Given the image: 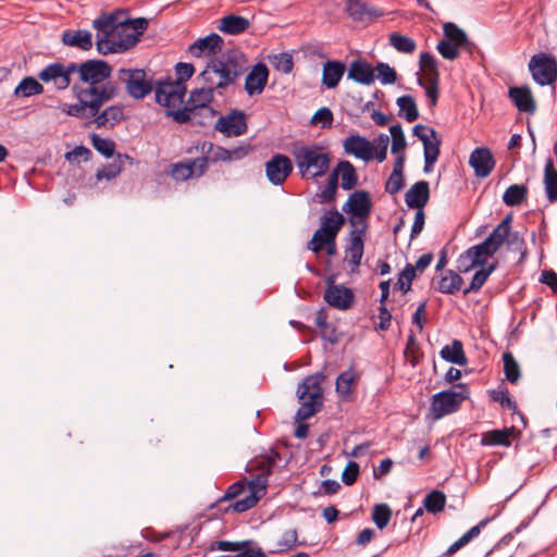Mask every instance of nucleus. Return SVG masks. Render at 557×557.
I'll return each mask as SVG.
<instances>
[{"label":"nucleus","mask_w":557,"mask_h":557,"mask_svg":"<svg viewBox=\"0 0 557 557\" xmlns=\"http://www.w3.org/2000/svg\"><path fill=\"white\" fill-rule=\"evenodd\" d=\"M436 49L444 59L450 61L458 59L460 50H462L457 45L451 44L449 40H446L444 38L438 41Z\"/></svg>","instance_id":"nucleus-62"},{"label":"nucleus","mask_w":557,"mask_h":557,"mask_svg":"<svg viewBox=\"0 0 557 557\" xmlns=\"http://www.w3.org/2000/svg\"><path fill=\"white\" fill-rule=\"evenodd\" d=\"M533 79L541 86L550 85L557 79V61L545 52L534 54L529 62Z\"/></svg>","instance_id":"nucleus-9"},{"label":"nucleus","mask_w":557,"mask_h":557,"mask_svg":"<svg viewBox=\"0 0 557 557\" xmlns=\"http://www.w3.org/2000/svg\"><path fill=\"white\" fill-rule=\"evenodd\" d=\"M271 64L278 72L288 74L293 71L294 62L293 57L287 52H282L269 57Z\"/></svg>","instance_id":"nucleus-57"},{"label":"nucleus","mask_w":557,"mask_h":557,"mask_svg":"<svg viewBox=\"0 0 557 557\" xmlns=\"http://www.w3.org/2000/svg\"><path fill=\"white\" fill-rule=\"evenodd\" d=\"M345 216L339 213L336 209L326 211L321 216V226L315 231V236H320V233H325L331 236H337L341 228L345 224Z\"/></svg>","instance_id":"nucleus-31"},{"label":"nucleus","mask_w":557,"mask_h":557,"mask_svg":"<svg viewBox=\"0 0 557 557\" xmlns=\"http://www.w3.org/2000/svg\"><path fill=\"white\" fill-rule=\"evenodd\" d=\"M344 150L348 154H352L366 162L374 159L373 145L361 135H351L344 140Z\"/></svg>","instance_id":"nucleus-18"},{"label":"nucleus","mask_w":557,"mask_h":557,"mask_svg":"<svg viewBox=\"0 0 557 557\" xmlns=\"http://www.w3.org/2000/svg\"><path fill=\"white\" fill-rule=\"evenodd\" d=\"M246 114L242 110L233 109L228 114L219 117L214 129L227 137H237L247 132Z\"/></svg>","instance_id":"nucleus-15"},{"label":"nucleus","mask_w":557,"mask_h":557,"mask_svg":"<svg viewBox=\"0 0 557 557\" xmlns=\"http://www.w3.org/2000/svg\"><path fill=\"white\" fill-rule=\"evenodd\" d=\"M445 504V494L442 491L437 490L429 493L423 500L424 508L431 513L441 512L444 509Z\"/></svg>","instance_id":"nucleus-49"},{"label":"nucleus","mask_w":557,"mask_h":557,"mask_svg":"<svg viewBox=\"0 0 557 557\" xmlns=\"http://www.w3.org/2000/svg\"><path fill=\"white\" fill-rule=\"evenodd\" d=\"M250 26L248 18L235 14H230L220 20L219 29L228 35H238L245 33Z\"/></svg>","instance_id":"nucleus-36"},{"label":"nucleus","mask_w":557,"mask_h":557,"mask_svg":"<svg viewBox=\"0 0 557 557\" xmlns=\"http://www.w3.org/2000/svg\"><path fill=\"white\" fill-rule=\"evenodd\" d=\"M440 356L445 361L458 366H466L468 363V359L463 350V345L459 339H454L450 345H445L441 349Z\"/></svg>","instance_id":"nucleus-37"},{"label":"nucleus","mask_w":557,"mask_h":557,"mask_svg":"<svg viewBox=\"0 0 557 557\" xmlns=\"http://www.w3.org/2000/svg\"><path fill=\"white\" fill-rule=\"evenodd\" d=\"M126 23L117 18L116 13H103L92 22V27L97 30L96 36H121L120 28L124 29Z\"/></svg>","instance_id":"nucleus-27"},{"label":"nucleus","mask_w":557,"mask_h":557,"mask_svg":"<svg viewBox=\"0 0 557 557\" xmlns=\"http://www.w3.org/2000/svg\"><path fill=\"white\" fill-rule=\"evenodd\" d=\"M496 253L485 242L467 249V257L471 258L470 267H485L490 257Z\"/></svg>","instance_id":"nucleus-39"},{"label":"nucleus","mask_w":557,"mask_h":557,"mask_svg":"<svg viewBox=\"0 0 557 557\" xmlns=\"http://www.w3.org/2000/svg\"><path fill=\"white\" fill-rule=\"evenodd\" d=\"M281 456L278 453H273L272 456H263L260 459H256L249 466V471L258 469L260 472L248 483L244 481H237L230 485L222 497H220L215 504L211 506V508L220 507L225 502L235 500L225 508H219L223 513H227L228 511L234 512H245L251 508H253L261 495L259 494L261 491L264 492L268 485V478L272 473V469L276 462L280 460Z\"/></svg>","instance_id":"nucleus-1"},{"label":"nucleus","mask_w":557,"mask_h":557,"mask_svg":"<svg viewBox=\"0 0 557 557\" xmlns=\"http://www.w3.org/2000/svg\"><path fill=\"white\" fill-rule=\"evenodd\" d=\"M247 67L245 53L239 49H230L210 60L198 79L213 87L219 95H223V90L234 85Z\"/></svg>","instance_id":"nucleus-2"},{"label":"nucleus","mask_w":557,"mask_h":557,"mask_svg":"<svg viewBox=\"0 0 557 557\" xmlns=\"http://www.w3.org/2000/svg\"><path fill=\"white\" fill-rule=\"evenodd\" d=\"M71 89L72 94L78 101L77 103L67 106L63 112L70 116L94 120V115H97L99 110L106 103L104 91L98 94L94 88L86 91L83 89V85L78 83H74Z\"/></svg>","instance_id":"nucleus-6"},{"label":"nucleus","mask_w":557,"mask_h":557,"mask_svg":"<svg viewBox=\"0 0 557 557\" xmlns=\"http://www.w3.org/2000/svg\"><path fill=\"white\" fill-rule=\"evenodd\" d=\"M125 162H128L132 165L134 164V159L126 153H117L116 158L111 163L97 170L96 178L98 181L103 178L110 181L116 177L122 172Z\"/></svg>","instance_id":"nucleus-35"},{"label":"nucleus","mask_w":557,"mask_h":557,"mask_svg":"<svg viewBox=\"0 0 557 557\" xmlns=\"http://www.w3.org/2000/svg\"><path fill=\"white\" fill-rule=\"evenodd\" d=\"M201 153H210L213 162H230V149L222 146H214L212 143L203 141L200 147Z\"/></svg>","instance_id":"nucleus-53"},{"label":"nucleus","mask_w":557,"mask_h":557,"mask_svg":"<svg viewBox=\"0 0 557 557\" xmlns=\"http://www.w3.org/2000/svg\"><path fill=\"white\" fill-rule=\"evenodd\" d=\"M377 73L376 78L383 85H392L397 81V73L394 67H392L388 63L377 62L374 66V73Z\"/></svg>","instance_id":"nucleus-54"},{"label":"nucleus","mask_w":557,"mask_h":557,"mask_svg":"<svg viewBox=\"0 0 557 557\" xmlns=\"http://www.w3.org/2000/svg\"><path fill=\"white\" fill-rule=\"evenodd\" d=\"M490 396L493 401L498 403L503 408H508L512 411H518L517 403L510 398L507 388L500 391L493 389L490 392Z\"/></svg>","instance_id":"nucleus-60"},{"label":"nucleus","mask_w":557,"mask_h":557,"mask_svg":"<svg viewBox=\"0 0 557 557\" xmlns=\"http://www.w3.org/2000/svg\"><path fill=\"white\" fill-rule=\"evenodd\" d=\"M209 168V158L202 156L200 158L189 159L172 164L169 174L177 182H184L189 178L202 176Z\"/></svg>","instance_id":"nucleus-12"},{"label":"nucleus","mask_w":557,"mask_h":557,"mask_svg":"<svg viewBox=\"0 0 557 557\" xmlns=\"http://www.w3.org/2000/svg\"><path fill=\"white\" fill-rule=\"evenodd\" d=\"M503 362L506 380L511 384L517 383L521 376V371L513 355L510 351L504 352Z\"/></svg>","instance_id":"nucleus-48"},{"label":"nucleus","mask_w":557,"mask_h":557,"mask_svg":"<svg viewBox=\"0 0 557 557\" xmlns=\"http://www.w3.org/2000/svg\"><path fill=\"white\" fill-rule=\"evenodd\" d=\"M430 199V185L426 181L414 183L405 194V202L411 209L423 210Z\"/></svg>","instance_id":"nucleus-26"},{"label":"nucleus","mask_w":557,"mask_h":557,"mask_svg":"<svg viewBox=\"0 0 557 557\" xmlns=\"http://www.w3.org/2000/svg\"><path fill=\"white\" fill-rule=\"evenodd\" d=\"M392 135V152L398 153L404 150L407 146L406 137L400 124H395L389 127Z\"/></svg>","instance_id":"nucleus-61"},{"label":"nucleus","mask_w":557,"mask_h":557,"mask_svg":"<svg viewBox=\"0 0 557 557\" xmlns=\"http://www.w3.org/2000/svg\"><path fill=\"white\" fill-rule=\"evenodd\" d=\"M544 185L548 201H557V171L555 170L552 158H548L545 163Z\"/></svg>","instance_id":"nucleus-40"},{"label":"nucleus","mask_w":557,"mask_h":557,"mask_svg":"<svg viewBox=\"0 0 557 557\" xmlns=\"http://www.w3.org/2000/svg\"><path fill=\"white\" fill-rule=\"evenodd\" d=\"M463 280L459 273L446 270L436 284V290L443 294L454 295L460 290Z\"/></svg>","instance_id":"nucleus-38"},{"label":"nucleus","mask_w":557,"mask_h":557,"mask_svg":"<svg viewBox=\"0 0 557 557\" xmlns=\"http://www.w3.org/2000/svg\"><path fill=\"white\" fill-rule=\"evenodd\" d=\"M62 42L69 47H75L83 51H88L92 48V35L86 29L64 30L62 34Z\"/></svg>","instance_id":"nucleus-32"},{"label":"nucleus","mask_w":557,"mask_h":557,"mask_svg":"<svg viewBox=\"0 0 557 557\" xmlns=\"http://www.w3.org/2000/svg\"><path fill=\"white\" fill-rule=\"evenodd\" d=\"M507 237H509V233L502 227L496 226L493 232L485 238V243H487L494 251H498L499 248L505 244Z\"/></svg>","instance_id":"nucleus-63"},{"label":"nucleus","mask_w":557,"mask_h":557,"mask_svg":"<svg viewBox=\"0 0 557 557\" xmlns=\"http://www.w3.org/2000/svg\"><path fill=\"white\" fill-rule=\"evenodd\" d=\"M214 91L213 87L202 82L200 88H196L190 92L187 103L191 107L194 117L203 115L205 117L212 119L216 114V111L209 107V103L214 98Z\"/></svg>","instance_id":"nucleus-13"},{"label":"nucleus","mask_w":557,"mask_h":557,"mask_svg":"<svg viewBox=\"0 0 557 557\" xmlns=\"http://www.w3.org/2000/svg\"><path fill=\"white\" fill-rule=\"evenodd\" d=\"M443 33L444 39L457 45L469 54H472L476 48L475 44L468 38L466 32L453 22H447L443 25Z\"/></svg>","instance_id":"nucleus-28"},{"label":"nucleus","mask_w":557,"mask_h":557,"mask_svg":"<svg viewBox=\"0 0 557 557\" xmlns=\"http://www.w3.org/2000/svg\"><path fill=\"white\" fill-rule=\"evenodd\" d=\"M389 44L403 53H412L417 48L416 41L412 38L398 33L389 35Z\"/></svg>","instance_id":"nucleus-50"},{"label":"nucleus","mask_w":557,"mask_h":557,"mask_svg":"<svg viewBox=\"0 0 557 557\" xmlns=\"http://www.w3.org/2000/svg\"><path fill=\"white\" fill-rule=\"evenodd\" d=\"M223 47V39L220 35L211 33L210 35L196 40L188 47V52L195 57L211 55L220 53Z\"/></svg>","instance_id":"nucleus-22"},{"label":"nucleus","mask_w":557,"mask_h":557,"mask_svg":"<svg viewBox=\"0 0 557 557\" xmlns=\"http://www.w3.org/2000/svg\"><path fill=\"white\" fill-rule=\"evenodd\" d=\"M493 518L486 517L483 520H481L476 525L472 527L468 532H466L458 541H456L454 544H451L448 549L446 550V555H453L457 550H459L461 547L467 545L472 539L476 537L481 530L487 525L490 521H492Z\"/></svg>","instance_id":"nucleus-43"},{"label":"nucleus","mask_w":557,"mask_h":557,"mask_svg":"<svg viewBox=\"0 0 557 557\" xmlns=\"http://www.w3.org/2000/svg\"><path fill=\"white\" fill-rule=\"evenodd\" d=\"M44 86L33 76L24 77L15 87L13 95L16 98H28L44 92Z\"/></svg>","instance_id":"nucleus-41"},{"label":"nucleus","mask_w":557,"mask_h":557,"mask_svg":"<svg viewBox=\"0 0 557 557\" xmlns=\"http://www.w3.org/2000/svg\"><path fill=\"white\" fill-rule=\"evenodd\" d=\"M420 67L428 72L429 79L440 81V73L435 58L429 52L420 54Z\"/></svg>","instance_id":"nucleus-59"},{"label":"nucleus","mask_w":557,"mask_h":557,"mask_svg":"<svg viewBox=\"0 0 557 557\" xmlns=\"http://www.w3.org/2000/svg\"><path fill=\"white\" fill-rule=\"evenodd\" d=\"M508 96L520 112L534 114L536 103L528 86H513L508 90Z\"/></svg>","instance_id":"nucleus-25"},{"label":"nucleus","mask_w":557,"mask_h":557,"mask_svg":"<svg viewBox=\"0 0 557 557\" xmlns=\"http://www.w3.org/2000/svg\"><path fill=\"white\" fill-rule=\"evenodd\" d=\"M124 108L120 104H114L106 108L103 111H99L97 115H94L92 122L98 128L106 126H115L121 121L125 120Z\"/></svg>","instance_id":"nucleus-33"},{"label":"nucleus","mask_w":557,"mask_h":557,"mask_svg":"<svg viewBox=\"0 0 557 557\" xmlns=\"http://www.w3.org/2000/svg\"><path fill=\"white\" fill-rule=\"evenodd\" d=\"M396 103L399 107V116L407 122H414L419 117L417 103L412 96H401L397 98Z\"/></svg>","instance_id":"nucleus-45"},{"label":"nucleus","mask_w":557,"mask_h":557,"mask_svg":"<svg viewBox=\"0 0 557 557\" xmlns=\"http://www.w3.org/2000/svg\"><path fill=\"white\" fill-rule=\"evenodd\" d=\"M416 269L411 263H407L403 271L398 274L396 287H398L405 294L410 292L412 281L416 278Z\"/></svg>","instance_id":"nucleus-55"},{"label":"nucleus","mask_w":557,"mask_h":557,"mask_svg":"<svg viewBox=\"0 0 557 557\" xmlns=\"http://www.w3.org/2000/svg\"><path fill=\"white\" fill-rule=\"evenodd\" d=\"M528 197V187L523 184L510 185L503 195V201L509 207L521 205Z\"/></svg>","instance_id":"nucleus-44"},{"label":"nucleus","mask_w":557,"mask_h":557,"mask_svg":"<svg viewBox=\"0 0 557 557\" xmlns=\"http://www.w3.org/2000/svg\"><path fill=\"white\" fill-rule=\"evenodd\" d=\"M392 518V509L387 504H376L372 510V520L375 525L383 530L389 523Z\"/></svg>","instance_id":"nucleus-52"},{"label":"nucleus","mask_w":557,"mask_h":557,"mask_svg":"<svg viewBox=\"0 0 557 557\" xmlns=\"http://www.w3.org/2000/svg\"><path fill=\"white\" fill-rule=\"evenodd\" d=\"M38 78L44 83H52L58 91L65 90L71 85V78L66 77L63 70V63L54 62L45 66L39 73Z\"/></svg>","instance_id":"nucleus-19"},{"label":"nucleus","mask_w":557,"mask_h":557,"mask_svg":"<svg viewBox=\"0 0 557 557\" xmlns=\"http://www.w3.org/2000/svg\"><path fill=\"white\" fill-rule=\"evenodd\" d=\"M371 195L367 190H356L349 195L346 203L343 205V211L349 213L348 222L351 226H368L369 216L372 212Z\"/></svg>","instance_id":"nucleus-8"},{"label":"nucleus","mask_w":557,"mask_h":557,"mask_svg":"<svg viewBox=\"0 0 557 557\" xmlns=\"http://www.w3.org/2000/svg\"><path fill=\"white\" fill-rule=\"evenodd\" d=\"M496 268L497 262H493L487 267H481V269L478 270L472 276L470 285L463 289V295L467 296L470 293H478L485 284L490 275L496 270Z\"/></svg>","instance_id":"nucleus-42"},{"label":"nucleus","mask_w":557,"mask_h":557,"mask_svg":"<svg viewBox=\"0 0 557 557\" xmlns=\"http://www.w3.org/2000/svg\"><path fill=\"white\" fill-rule=\"evenodd\" d=\"M330 175H334L337 183L341 177V187L345 190H351L358 185L359 177L350 161H339Z\"/></svg>","instance_id":"nucleus-30"},{"label":"nucleus","mask_w":557,"mask_h":557,"mask_svg":"<svg viewBox=\"0 0 557 557\" xmlns=\"http://www.w3.org/2000/svg\"><path fill=\"white\" fill-rule=\"evenodd\" d=\"M355 380H356V374L351 369L342 372L337 376L336 383H335V388H336V392H337L338 396L341 397V399H343V400L348 399V396L351 391V384L354 383Z\"/></svg>","instance_id":"nucleus-47"},{"label":"nucleus","mask_w":557,"mask_h":557,"mask_svg":"<svg viewBox=\"0 0 557 557\" xmlns=\"http://www.w3.org/2000/svg\"><path fill=\"white\" fill-rule=\"evenodd\" d=\"M424 158L437 160L441 154L442 138L434 128H430V135L422 138Z\"/></svg>","instance_id":"nucleus-46"},{"label":"nucleus","mask_w":557,"mask_h":557,"mask_svg":"<svg viewBox=\"0 0 557 557\" xmlns=\"http://www.w3.org/2000/svg\"><path fill=\"white\" fill-rule=\"evenodd\" d=\"M294 158L302 178L323 176L330 169V154L318 145L300 146L294 151Z\"/></svg>","instance_id":"nucleus-5"},{"label":"nucleus","mask_w":557,"mask_h":557,"mask_svg":"<svg viewBox=\"0 0 557 557\" xmlns=\"http://www.w3.org/2000/svg\"><path fill=\"white\" fill-rule=\"evenodd\" d=\"M240 543H249L240 546L239 550L234 557H267L263 550L258 547L257 543L252 540L242 541Z\"/></svg>","instance_id":"nucleus-64"},{"label":"nucleus","mask_w":557,"mask_h":557,"mask_svg":"<svg viewBox=\"0 0 557 557\" xmlns=\"http://www.w3.org/2000/svg\"><path fill=\"white\" fill-rule=\"evenodd\" d=\"M91 144L94 148L102 156L110 158L114 154L115 144L112 139L102 138L98 134L91 135Z\"/></svg>","instance_id":"nucleus-58"},{"label":"nucleus","mask_w":557,"mask_h":557,"mask_svg":"<svg viewBox=\"0 0 557 557\" xmlns=\"http://www.w3.org/2000/svg\"><path fill=\"white\" fill-rule=\"evenodd\" d=\"M521 435V431L515 426L495 429L484 432L481 436L482 446H504L509 447L511 445L510 438H517Z\"/></svg>","instance_id":"nucleus-23"},{"label":"nucleus","mask_w":557,"mask_h":557,"mask_svg":"<svg viewBox=\"0 0 557 557\" xmlns=\"http://www.w3.org/2000/svg\"><path fill=\"white\" fill-rule=\"evenodd\" d=\"M119 78L126 86V91L135 99H143L156 89V84L146 79L144 70L121 69Z\"/></svg>","instance_id":"nucleus-10"},{"label":"nucleus","mask_w":557,"mask_h":557,"mask_svg":"<svg viewBox=\"0 0 557 557\" xmlns=\"http://www.w3.org/2000/svg\"><path fill=\"white\" fill-rule=\"evenodd\" d=\"M156 101L166 110L178 108L186 94V85L173 83L170 79H159L156 83Z\"/></svg>","instance_id":"nucleus-11"},{"label":"nucleus","mask_w":557,"mask_h":557,"mask_svg":"<svg viewBox=\"0 0 557 557\" xmlns=\"http://www.w3.org/2000/svg\"><path fill=\"white\" fill-rule=\"evenodd\" d=\"M298 533L295 529L284 532L282 539L276 543L275 548L271 549V554H280L294 549L298 545Z\"/></svg>","instance_id":"nucleus-51"},{"label":"nucleus","mask_w":557,"mask_h":557,"mask_svg":"<svg viewBox=\"0 0 557 557\" xmlns=\"http://www.w3.org/2000/svg\"><path fill=\"white\" fill-rule=\"evenodd\" d=\"M325 380L323 372H315L304 379L297 387V396L300 407L296 412L295 420L298 422L294 435L297 438H306L309 432V425L302 421L310 419L323 407V388L322 382Z\"/></svg>","instance_id":"nucleus-3"},{"label":"nucleus","mask_w":557,"mask_h":557,"mask_svg":"<svg viewBox=\"0 0 557 557\" xmlns=\"http://www.w3.org/2000/svg\"><path fill=\"white\" fill-rule=\"evenodd\" d=\"M349 232L348 243L345 247V253L349 258V264L354 271L361 263L364 252V238L368 226H351Z\"/></svg>","instance_id":"nucleus-17"},{"label":"nucleus","mask_w":557,"mask_h":557,"mask_svg":"<svg viewBox=\"0 0 557 557\" xmlns=\"http://www.w3.org/2000/svg\"><path fill=\"white\" fill-rule=\"evenodd\" d=\"M326 285L324 300L331 307L338 310H347L352 306L355 294L351 288L334 284V276L327 278Z\"/></svg>","instance_id":"nucleus-14"},{"label":"nucleus","mask_w":557,"mask_h":557,"mask_svg":"<svg viewBox=\"0 0 557 557\" xmlns=\"http://www.w3.org/2000/svg\"><path fill=\"white\" fill-rule=\"evenodd\" d=\"M345 71L346 67L342 61H326L322 71V84L329 89L337 87Z\"/></svg>","instance_id":"nucleus-34"},{"label":"nucleus","mask_w":557,"mask_h":557,"mask_svg":"<svg viewBox=\"0 0 557 557\" xmlns=\"http://www.w3.org/2000/svg\"><path fill=\"white\" fill-rule=\"evenodd\" d=\"M96 38L97 51L100 54L121 53V50L117 48L119 40L115 39V36H96Z\"/></svg>","instance_id":"nucleus-56"},{"label":"nucleus","mask_w":557,"mask_h":557,"mask_svg":"<svg viewBox=\"0 0 557 557\" xmlns=\"http://www.w3.org/2000/svg\"><path fill=\"white\" fill-rule=\"evenodd\" d=\"M348 15L356 22H370L382 16L383 11L369 7L362 0H346Z\"/></svg>","instance_id":"nucleus-29"},{"label":"nucleus","mask_w":557,"mask_h":557,"mask_svg":"<svg viewBox=\"0 0 557 557\" xmlns=\"http://www.w3.org/2000/svg\"><path fill=\"white\" fill-rule=\"evenodd\" d=\"M78 84L89 91L94 88L98 94L104 91V102L113 100L120 94V88L113 82L108 81L112 74V66L101 59H89L82 62Z\"/></svg>","instance_id":"nucleus-4"},{"label":"nucleus","mask_w":557,"mask_h":557,"mask_svg":"<svg viewBox=\"0 0 557 557\" xmlns=\"http://www.w3.org/2000/svg\"><path fill=\"white\" fill-rule=\"evenodd\" d=\"M265 175L271 184L282 185L293 172V162L289 157L276 153L265 162Z\"/></svg>","instance_id":"nucleus-16"},{"label":"nucleus","mask_w":557,"mask_h":557,"mask_svg":"<svg viewBox=\"0 0 557 557\" xmlns=\"http://www.w3.org/2000/svg\"><path fill=\"white\" fill-rule=\"evenodd\" d=\"M469 164L479 177H487L495 166V159L488 148H475L469 158Z\"/></svg>","instance_id":"nucleus-20"},{"label":"nucleus","mask_w":557,"mask_h":557,"mask_svg":"<svg viewBox=\"0 0 557 557\" xmlns=\"http://www.w3.org/2000/svg\"><path fill=\"white\" fill-rule=\"evenodd\" d=\"M455 389H445L432 396L430 411L435 420L447 414L456 412L463 400L470 397V391L467 384L457 383Z\"/></svg>","instance_id":"nucleus-7"},{"label":"nucleus","mask_w":557,"mask_h":557,"mask_svg":"<svg viewBox=\"0 0 557 557\" xmlns=\"http://www.w3.org/2000/svg\"><path fill=\"white\" fill-rule=\"evenodd\" d=\"M269 70L265 64L259 62L252 66L246 76L245 90L249 96L261 94L268 83Z\"/></svg>","instance_id":"nucleus-24"},{"label":"nucleus","mask_w":557,"mask_h":557,"mask_svg":"<svg viewBox=\"0 0 557 557\" xmlns=\"http://www.w3.org/2000/svg\"><path fill=\"white\" fill-rule=\"evenodd\" d=\"M347 78L357 84L370 86L375 82L374 67L364 59L352 60L349 64Z\"/></svg>","instance_id":"nucleus-21"}]
</instances>
